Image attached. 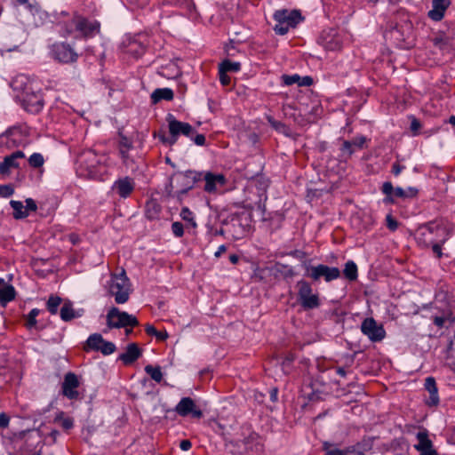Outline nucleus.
<instances>
[{
	"mask_svg": "<svg viewBox=\"0 0 455 455\" xmlns=\"http://www.w3.org/2000/svg\"><path fill=\"white\" fill-rule=\"evenodd\" d=\"M56 22L60 26V33L63 36L92 37L100 32V23L91 21L86 18L61 11L56 17Z\"/></svg>",
	"mask_w": 455,
	"mask_h": 455,
	"instance_id": "obj_1",
	"label": "nucleus"
},
{
	"mask_svg": "<svg viewBox=\"0 0 455 455\" xmlns=\"http://www.w3.org/2000/svg\"><path fill=\"white\" fill-rule=\"evenodd\" d=\"M14 90L21 92V104L24 109L31 114L39 113L44 107L43 95L39 91H35L32 84L27 76H18L12 82Z\"/></svg>",
	"mask_w": 455,
	"mask_h": 455,
	"instance_id": "obj_2",
	"label": "nucleus"
},
{
	"mask_svg": "<svg viewBox=\"0 0 455 455\" xmlns=\"http://www.w3.org/2000/svg\"><path fill=\"white\" fill-rule=\"evenodd\" d=\"M449 238V228L436 221L420 225L416 232L418 243L425 248L430 247L435 241L447 242Z\"/></svg>",
	"mask_w": 455,
	"mask_h": 455,
	"instance_id": "obj_3",
	"label": "nucleus"
},
{
	"mask_svg": "<svg viewBox=\"0 0 455 455\" xmlns=\"http://www.w3.org/2000/svg\"><path fill=\"white\" fill-rule=\"evenodd\" d=\"M132 284L126 275L125 270L121 269L118 274H112L108 289L110 295L114 296L117 304H124L129 300L132 291Z\"/></svg>",
	"mask_w": 455,
	"mask_h": 455,
	"instance_id": "obj_4",
	"label": "nucleus"
},
{
	"mask_svg": "<svg viewBox=\"0 0 455 455\" xmlns=\"http://www.w3.org/2000/svg\"><path fill=\"white\" fill-rule=\"evenodd\" d=\"M166 120L168 122L170 136L166 137L164 133H159L158 135L154 133V137H158L159 140L165 145H174L177 142L180 135L191 137V135L195 133V129L191 124L188 123L178 121L172 114L167 116Z\"/></svg>",
	"mask_w": 455,
	"mask_h": 455,
	"instance_id": "obj_5",
	"label": "nucleus"
},
{
	"mask_svg": "<svg viewBox=\"0 0 455 455\" xmlns=\"http://www.w3.org/2000/svg\"><path fill=\"white\" fill-rule=\"evenodd\" d=\"M274 19L276 24L274 28L277 35H285L290 28H295L302 20L303 17L299 10H287L281 9L275 11Z\"/></svg>",
	"mask_w": 455,
	"mask_h": 455,
	"instance_id": "obj_6",
	"label": "nucleus"
},
{
	"mask_svg": "<svg viewBox=\"0 0 455 455\" xmlns=\"http://www.w3.org/2000/svg\"><path fill=\"white\" fill-rule=\"evenodd\" d=\"M303 267L305 268V275L311 278L314 282H318L321 278H323L325 282L329 283L340 276V270L335 267H329L323 264L311 266L306 262L303 263Z\"/></svg>",
	"mask_w": 455,
	"mask_h": 455,
	"instance_id": "obj_7",
	"label": "nucleus"
},
{
	"mask_svg": "<svg viewBox=\"0 0 455 455\" xmlns=\"http://www.w3.org/2000/svg\"><path fill=\"white\" fill-rule=\"evenodd\" d=\"M296 288L298 289V299L303 309L311 310L320 306L319 295L313 293L312 286L307 281L304 279L298 281Z\"/></svg>",
	"mask_w": 455,
	"mask_h": 455,
	"instance_id": "obj_8",
	"label": "nucleus"
},
{
	"mask_svg": "<svg viewBox=\"0 0 455 455\" xmlns=\"http://www.w3.org/2000/svg\"><path fill=\"white\" fill-rule=\"evenodd\" d=\"M107 324L110 329L126 328L139 325V321L134 315L113 307L107 314Z\"/></svg>",
	"mask_w": 455,
	"mask_h": 455,
	"instance_id": "obj_9",
	"label": "nucleus"
},
{
	"mask_svg": "<svg viewBox=\"0 0 455 455\" xmlns=\"http://www.w3.org/2000/svg\"><path fill=\"white\" fill-rule=\"evenodd\" d=\"M203 172L196 171H186L184 172H176L171 178L174 188L181 189V193H188L191 190L195 184L202 180Z\"/></svg>",
	"mask_w": 455,
	"mask_h": 455,
	"instance_id": "obj_10",
	"label": "nucleus"
},
{
	"mask_svg": "<svg viewBox=\"0 0 455 455\" xmlns=\"http://www.w3.org/2000/svg\"><path fill=\"white\" fill-rule=\"evenodd\" d=\"M51 56L60 63H74L78 54L74 48L67 43H55L51 46Z\"/></svg>",
	"mask_w": 455,
	"mask_h": 455,
	"instance_id": "obj_11",
	"label": "nucleus"
},
{
	"mask_svg": "<svg viewBox=\"0 0 455 455\" xmlns=\"http://www.w3.org/2000/svg\"><path fill=\"white\" fill-rule=\"evenodd\" d=\"M361 331L372 342L381 341L386 331L382 325H378L372 317L365 318L361 324Z\"/></svg>",
	"mask_w": 455,
	"mask_h": 455,
	"instance_id": "obj_12",
	"label": "nucleus"
},
{
	"mask_svg": "<svg viewBox=\"0 0 455 455\" xmlns=\"http://www.w3.org/2000/svg\"><path fill=\"white\" fill-rule=\"evenodd\" d=\"M28 9L29 12L33 16L34 24L36 27L43 26L45 24L48 20L52 22H56V17L58 16L59 12H54L52 13H49L46 11L43 10L40 5L37 4H28Z\"/></svg>",
	"mask_w": 455,
	"mask_h": 455,
	"instance_id": "obj_13",
	"label": "nucleus"
},
{
	"mask_svg": "<svg viewBox=\"0 0 455 455\" xmlns=\"http://www.w3.org/2000/svg\"><path fill=\"white\" fill-rule=\"evenodd\" d=\"M318 44L327 51H338L342 46L341 38L334 30L323 31L318 39Z\"/></svg>",
	"mask_w": 455,
	"mask_h": 455,
	"instance_id": "obj_14",
	"label": "nucleus"
},
{
	"mask_svg": "<svg viewBox=\"0 0 455 455\" xmlns=\"http://www.w3.org/2000/svg\"><path fill=\"white\" fill-rule=\"evenodd\" d=\"M203 180L205 181L204 190L210 194L216 193L219 187H223L227 183V179L223 174H215L210 172H203Z\"/></svg>",
	"mask_w": 455,
	"mask_h": 455,
	"instance_id": "obj_15",
	"label": "nucleus"
},
{
	"mask_svg": "<svg viewBox=\"0 0 455 455\" xmlns=\"http://www.w3.org/2000/svg\"><path fill=\"white\" fill-rule=\"evenodd\" d=\"M175 411L182 417L188 416V414L197 419L203 417L202 411L196 409L195 402L190 397H183L176 405Z\"/></svg>",
	"mask_w": 455,
	"mask_h": 455,
	"instance_id": "obj_16",
	"label": "nucleus"
},
{
	"mask_svg": "<svg viewBox=\"0 0 455 455\" xmlns=\"http://www.w3.org/2000/svg\"><path fill=\"white\" fill-rule=\"evenodd\" d=\"M135 188L134 180L126 176L116 180L112 186V191L122 198H127L131 196Z\"/></svg>",
	"mask_w": 455,
	"mask_h": 455,
	"instance_id": "obj_17",
	"label": "nucleus"
},
{
	"mask_svg": "<svg viewBox=\"0 0 455 455\" xmlns=\"http://www.w3.org/2000/svg\"><path fill=\"white\" fill-rule=\"evenodd\" d=\"M418 443L414 448L422 455H438L437 451L433 447L432 441L428 438V432L424 429L416 435Z\"/></svg>",
	"mask_w": 455,
	"mask_h": 455,
	"instance_id": "obj_18",
	"label": "nucleus"
},
{
	"mask_svg": "<svg viewBox=\"0 0 455 455\" xmlns=\"http://www.w3.org/2000/svg\"><path fill=\"white\" fill-rule=\"evenodd\" d=\"M79 386L77 376L73 372H68L64 377L62 383V393L69 399H76L78 396L76 388Z\"/></svg>",
	"mask_w": 455,
	"mask_h": 455,
	"instance_id": "obj_19",
	"label": "nucleus"
},
{
	"mask_svg": "<svg viewBox=\"0 0 455 455\" xmlns=\"http://www.w3.org/2000/svg\"><path fill=\"white\" fill-rule=\"evenodd\" d=\"M450 4V0H433L432 10L428 12V17L435 21L441 20Z\"/></svg>",
	"mask_w": 455,
	"mask_h": 455,
	"instance_id": "obj_20",
	"label": "nucleus"
},
{
	"mask_svg": "<svg viewBox=\"0 0 455 455\" xmlns=\"http://www.w3.org/2000/svg\"><path fill=\"white\" fill-rule=\"evenodd\" d=\"M141 355V349L136 343H131L127 346L124 353L119 355L121 360L125 365L132 364Z\"/></svg>",
	"mask_w": 455,
	"mask_h": 455,
	"instance_id": "obj_21",
	"label": "nucleus"
},
{
	"mask_svg": "<svg viewBox=\"0 0 455 455\" xmlns=\"http://www.w3.org/2000/svg\"><path fill=\"white\" fill-rule=\"evenodd\" d=\"M425 389L429 393L426 403L429 406H435L439 403L438 390L435 378L427 377L425 380Z\"/></svg>",
	"mask_w": 455,
	"mask_h": 455,
	"instance_id": "obj_22",
	"label": "nucleus"
},
{
	"mask_svg": "<svg viewBox=\"0 0 455 455\" xmlns=\"http://www.w3.org/2000/svg\"><path fill=\"white\" fill-rule=\"evenodd\" d=\"M365 142L366 138L364 136L355 137L352 140H345L342 144L341 149L350 156L354 153L355 148H363Z\"/></svg>",
	"mask_w": 455,
	"mask_h": 455,
	"instance_id": "obj_23",
	"label": "nucleus"
},
{
	"mask_svg": "<svg viewBox=\"0 0 455 455\" xmlns=\"http://www.w3.org/2000/svg\"><path fill=\"white\" fill-rule=\"evenodd\" d=\"M161 205L156 199L148 200L145 205L146 217L150 220L158 219L161 213Z\"/></svg>",
	"mask_w": 455,
	"mask_h": 455,
	"instance_id": "obj_24",
	"label": "nucleus"
},
{
	"mask_svg": "<svg viewBox=\"0 0 455 455\" xmlns=\"http://www.w3.org/2000/svg\"><path fill=\"white\" fill-rule=\"evenodd\" d=\"M174 97L173 91L170 88L156 89L151 94V101L154 104L158 103L162 100H172Z\"/></svg>",
	"mask_w": 455,
	"mask_h": 455,
	"instance_id": "obj_25",
	"label": "nucleus"
},
{
	"mask_svg": "<svg viewBox=\"0 0 455 455\" xmlns=\"http://www.w3.org/2000/svg\"><path fill=\"white\" fill-rule=\"evenodd\" d=\"M60 315L64 322H68L81 316L78 312L75 311L70 301H67L63 304L60 311Z\"/></svg>",
	"mask_w": 455,
	"mask_h": 455,
	"instance_id": "obj_26",
	"label": "nucleus"
},
{
	"mask_svg": "<svg viewBox=\"0 0 455 455\" xmlns=\"http://www.w3.org/2000/svg\"><path fill=\"white\" fill-rule=\"evenodd\" d=\"M16 291L12 284L7 283L4 288L0 290V304L5 307L7 303L12 301L15 299Z\"/></svg>",
	"mask_w": 455,
	"mask_h": 455,
	"instance_id": "obj_27",
	"label": "nucleus"
},
{
	"mask_svg": "<svg viewBox=\"0 0 455 455\" xmlns=\"http://www.w3.org/2000/svg\"><path fill=\"white\" fill-rule=\"evenodd\" d=\"M10 205L13 209L12 216L15 220L25 219L28 216V209L25 208L22 202L12 200Z\"/></svg>",
	"mask_w": 455,
	"mask_h": 455,
	"instance_id": "obj_28",
	"label": "nucleus"
},
{
	"mask_svg": "<svg viewBox=\"0 0 455 455\" xmlns=\"http://www.w3.org/2000/svg\"><path fill=\"white\" fill-rule=\"evenodd\" d=\"M435 47L445 52L451 51L450 40L444 35H437L431 39Z\"/></svg>",
	"mask_w": 455,
	"mask_h": 455,
	"instance_id": "obj_29",
	"label": "nucleus"
},
{
	"mask_svg": "<svg viewBox=\"0 0 455 455\" xmlns=\"http://www.w3.org/2000/svg\"><path fill=\"white\" fill-rule=\"evenodd\" d=\"M101 343H103V338L100 334H99V333L92 334L87 339L86 344L84 346V350L85 351H89V350L98 351L101 346Z\"/></svg>",
	"mask_w": 455,
	"mask_h": 455,
	"instance_id": "obj_30",
	"label": "nucleus"
},
{
	"mask_svg": "<svg viewBox=\"0 0 455 455\" xmlns=\"http://www.w3.org/2000/svg\"><path fill=\"white\" fill-rule=\"evenodd\" d=\"M323 449L325 451L326 455H348L353 451V448L349 447L345 450H340L336 447L335 444L330 443L328 442H324L323 444Z\"/></svg>",
	"mask_w": 455,
	"mask_h": 455,
	"instance_id": "obj_31",
	"label": "nucleus"
},
{
	"mask_svg": "<svg viewBox=\"0 0 455 455\" xmlns=\"http://www.w3.org/2000/svg\"><path fill=\"white\" fill-rule=\"evenodd\" d=\"M418 188L414 187H409L405 189L401 187H397L395 189V196L403 199L415 198L418 196Z\"/></svg>",
	"mask_w": 455,
	"mask_h": 455,
	"instance_id": "obj_32",
	"label": "nucleus"
},
{
	"mask_svg": "<svg viewBox=\"0 0 455 455\" xmlns=\"http://www.w3.org/2000/svg\"><path fill=\"white\" fill-rule=\"evenodd\" d=\"M267 120L271 127L277 132L282 133L285 136L291 135V129L284 123L275 120L271 116H267Z\"/></svg>",
	"mask_w": 455,
	"mask_h": 455,
	"instance_id": "obj_33",
	"label": "nucleus"
},
{
	"mask_svg": "<svg viewBox=\"0 0 455 455\" xmlns=\"http://www.w3.org/2000/svg\"><path fill=\"white\" fill-rule=\"evenodd\" d=\"M84 159L88 162L87 169L89 175L95 176L98 174V171L96 170V164L99 163L97 160V156L93 152H88L84 154Z\"/></svg>",
	"mask_w": 455,
	"mask_h": 455,
	"instance_id": "obj_34",
	"label": "nucleus"
},
{
	"mask_svg": "<svg viewBox=\"0 0 455 455\" xmlns=\"http://www.w3.org/2000/svg\"><path fill=\"white\" fill-rule=\"evenodd\" d=\"M19 164L16 160H14L10 155L6 156L3 162H0V173L7 174L10 172L11 168H18Z\"/></svg>",
	"mask_w": 455,
	"mask_h": 455,
	"instance_id": "obj_35",
	"label": "nucleus"
},
{
	"mask_svg": "<svg viewBox=\"0 0 455 455\" xmlns=\"http://www.w3.org/2000/svg\"><path fill=\"white\" fill-rule=\"evenodd\" d=\"M344 276L349 281H354L357 278V266L356 264L349 260L345 264V268L343 270Z\"/></svg>",
	"mask_w": 455,
	"mask_h": 455,
	"instance_id": "obj_36",
	"label": "nucleus"
},
{
	"mask_svg": "<svg viewBox=\"0 0 455 455\" xmlns=\"http://www.w3.org/2000/svg\"><path fill=\"white\" fill-rule=\"evenodd\" d=\"M145 371L150 376V378L156 382H161L163 379V373L160 366H153L151 364L145 366Z\"/></svg>",
	"mask_w": 455,
	"mask_h": 455,
	"instance_id": "obj_37",
	"label": "nucleus"
},
{
	"mask_svg": "<svg viewBox=\"0 0 455 455\" xmlns=\"http://www.w3.org/2000/svg\"><path fill=\"white\" fill-rule=\"evenodd\" d=\"M54 422L60 423L63 429L69 430L74 427V420L70 417H64V412L56 415Z\"/></svg>",
	"mask_w": 455,
	"mask_h": 455,
	"instance_id": "obj_38",
	"label": "nucleus"
},
{
	"mask_svg": "<svg viewBox=\"0 0 455 455\" xmlns=\"http://www.w3.org/2000/svg\"><path fill=\"white\" fill-rule=\"evenodd\" d=\"M166 195L168 197L175 198L179 203H182L183 197L187 193H181V189L174 191V184L172 180H170L169 185L165 188Z\"/></svg>",
	"mask_w": 455,
	"mask_h": 455,
	"instance_id": "obj_39",
	"label": "nucleus"
},
{
	"mask_svg": "<svg viewBox=\"0 0 455 455\" xmlns=\"http://www.w3.org/2000/svg\"><path fill=\"white\" fill-rule=\"evenodd\" d=\"M61 298L58 297V296H50L48 300H47V303H46V307H47V310L52 314V315H56L57 312H58V308L60 307V305L61 304Z\"/></svg>",
	"mask_w": 455,
	"mask_h": 455,
	"instance_id": "obj_40",
	"label": "nucleus"
},
{
	"mask_svg": "<svg viewBox=\"0 0 455 455\" xmlns=\"http://www.w3.org/2000/svg\"><path fill=\"white\" fill-rule=\"evenodd\" d=\"M145 331L148 335L155 336L158 340L161 341L165 340L169 336L165 330L159 331L151 324H147Z\"/></svg>",
	"mask_w": 455,
	"mask_h": 455,
	"instance_id": "obj_41",
	"label": "nucleus"
},
{
	"mask_svg": "<svg viewBox=\"0 0 455 455\" xmlns=\"http://www.w3.org/2000/svg\"><path fill=\"white\" fill-rule=\"evenodd\" d=\"M127 52L135 58H139L145 52V46L142 44L134 41L130 43Z\"/></svg>",
	"mask_w": 455,
	"mask_h": 455,
	"instance_id": "obj_42",
	"label": "nucleus"
},
{
	"mask_svg": "<svg viewBox=\"0 0 455 455\" xmlns=\"http://www.w3.org/2000/svg\"><path fill=\"white\" fill-rule=\"evenodd\" d=\"M220 68L222 71L228 72H237L241 68V64L239 62H233L229 60H225L220 64Z\"/></svg>",
	"mask_w": 455,
	"mask_h": 455,
	"instance_id": "obj_43",
	"label": "nucleus"
},
{
	"mask_svg": "<svg viewBox=\"0 0 455 455\" xmlns=\"http://www.w3.org/2000/svg\"><path fill=\"white\" fill-rule=\"evenodd\" d=\"M44 163V156L40 153H34L28 158V164L33 168H40Z\"/></svg>",
	"mask_w": 455,
	"mask_h": 455,
	"instance_id": "obj_44",
	"label": "nucleus"
},
{
	"mask_svg": "<svg viewBox=\"0 0 455 455\" xmlns=\"http://www.w3.org/2000/svg\"><path fill=\"white\" fill-rule=\"evenodd\" d=\"M116 345L113 342L107 341L103 339L100 347L98 351H100L104 355H108L116 351Z\"/></svg>",
	"mask_w": 455,
	"mask_h": 455,
	"instance_id": "obj_45",
	"label": "nucleus"
},
{
	"mask_svg": "<svg viewBox=\"0 0 455 455\" xmlns=\"http://www.w3.org/2000/svg\"><path fill=\"white\" fill-rule=\"evenodd\" d=\"M395 189L392 183L389 181L384 182L381 188L383 194L387 196L385 202H394V199L390 196L392 194L395 195Z\"/></svg>",
	"mask_w": 455,
	"mask_h": 455,
	"instance_id": "obj_46",
	"label": "nucleus"
},
{
	"mask_svg": "<svg viewBox=\"0 0 455 455\" xmlns=\"http://www.w3.org/2000/svg\"><path fill=\"white\" fill-rule=\"evenodd\" d=\"M180 217L183 220L189 222L193 228L196 227V223L193 218V212L188 207L181 209Z\"/></svg>",
	"mask_w": 455,
	"mask_h": 455,
	"instance_id": "obj_47",
	"label": "nucleus"
},
{
	"mask_svg": "<svg viewBox=\"0 0 455 455\" xmlns=\"http://www.w3.org/2000/svg\"><path fill=\"white\" fill-rule=\"evenodd\" d=\"M119 135V148H126L132 149L133 148L132 141L125 135H124L121 132H118Z\"/></svg>",
	"mask_w": 455,
	"mask_h": 455,
	"instance_id": "obj_48",
	"label": "nucleus"
},
{
	"mask_svg": "<svg viewBox=\"0 0 455 455\" xmlns=\"http://www.w3.org/2000/svg\"><path fill=\"white\" fill-rule=\"evenodd\" d=\"M301 79V76L295 74L292 76L289 75H283L282 76V80L285 85H291L294 84H298L299 85V80Z\"/></svg>",
	"mask_w": 455,
	"mask_h": 455,
	"instance_id": "obj_49",
	"label": "nucleus"
},
{
	"mask_svg": "<svg viewBox=\"0 0 455 455\" xmlns=\"http://www.w3.org/2000/svg\"><path fill=\"white\" fill-rule=\"evenodd\" d=\"M172 231L176 237H181L184 235V226L181 222L175 221L172 224Z\"/></svg>",
	"mask_w": 455,
	"mask_h": 455,
	"instance_id": "obj_50",
	"label": "nucleus"
},
{
	"mask_svg": "<svg viewBox=\"0 0 455 455\" xmlns=\"http://www.w3.org/2000/svg\"><path fill=\"white\" fill-rule=\"evenodd\" d=\"M446 242H441V241H435L433 243L430 244L432 247V251L434 254L440 259L443 256L442 252V245L444 244Z\"/></svg>",
	"mask_w": 455,
	"mask_h": 455,
	"instance_id": "obj_51",
	"label": "nucleus"
},
{
	"mask_svg": "<svg viewBox=\"0 0 455 455\" xmlns=\"http://www.w3.org/2000/svg\"><path fill=\"white\" fill-rule=\"evenodd\" d=\"M14 193V188L12 185H0V196L9 197Z\"/></svg>",
	"mask_w": 455,
	"mask_h": 455,
	"instance_id": "obj_52",
	"label": "nucleus"
},
{
	"mask_svg": "<svg viewBox=\"0 0 455 455\" xmlns=\"http://www.w3.org/2000/svg\"><path fill=\"white\" fill-rule=\"evenodd\" d=\"M386 225L387 228L391 231H395L398 228L397 220L391 214L387 215Z\"/></svg>",
	"mask_w": 455,
	"mask_h": 455,
	"instance_id": "obj_53",
	"label": "nucleus"
},
{
	"mask_svg": "<svg viewBox=\"0 0 455 455\" xmlns=\"http://www.w3.org/2000/svg\"><path fill=\"white\" fill-rule=\"evenodd\" d=\"M219 76H220V81L222 85L227 86L230 84L231 78L229 76L227 75L226 71H222L221 68H219Z\"/></svg>",
	"mask_w": 455,
	"mask_h": 455,
	"instance_id": "obj_54",
	"label": "nucleus"
},
{
	"mask_svg": "<svg viewBox=\"0 0 455 455\" xmlns=\"http://www.w3.org/2000/svg\"><path fill=\"white\" fill-rule=\"evenodd\" d=\"M190 138L194 140L195 144L197 146L205 145L206 139L204 134H196L195 137H193V134H192Z\"/></svg>",
	"mask_w": 455,
	"mask_h": 455,
	"instance_id": "obj_55",
	"label": "nucleus"
},
{
	"mask_svg": "<svg viewBox=\"0 0 455 455\" xmlns=\"http://www.w3.org/2000/svg\"><path fill=\"white\" fill-rule=\"evenodd\" d=\"M27 322L25 323L28 329L36 328V318L31 316L29 314L26 316Z\"/></svg>",
	"mask_w": 455,
	"mask_h": 455,
	"instance_id": "obj_56",
	"label": "nucleus"
},
{
	"mask_svg": "<svg viewBox=\"0 0 455 455\" xmlns=\"http://www.w3.org/2000/svg\"><path fill=\"white\" fill-rule=\"evenodd\" d=\"M25 202H26L25 208L28 209V213L29 212H36L37 210V205L32 198H28V199H26Z\"/></svg>",
	"mask_w": 455,
	"mask_h": 455,
	"instance_id": "obj_57",
	"label": "nucleus"
},
{
	"mask_svg": "<svg viewBox=\"0 0 455 455\" xmlns=\"http://www.w3.org/2000/svg\"><path fill=\"white\" fill-rule=\"evenodd\" d=\"M10 421V417L4 413H0V428H5L8 427Z\"/></svg>",
	"mask_w": 455,
	"mask_h": 455,
	"instance_id": "obj_58",
	"label": "nucleus"
},
{
	"mask_svg": "<svg viewBox=\"0 0 455 455\" xmlns=\"http://www.w3.org/2000/svg\"><path fill=\"white\" fill-rule=\"evenodd\" d=\"M403 169H404V166H403L399 163L395 162L392 165V173L395 176H398Z\"/></svg>",
	"mask_w": 455,
	"mask_h": 455,
	"instance_id": "obj_59",
	"label": "nucleus"
},
{
	"mask_svg": "<svg viewBox=\"0 0 455 455\" xmlns=\"http://www.w3.org/2000/svg\"><path fill=\"white\" fill-rule=\"evenodd\" d=\"M313 84V78L311 76H303L299 80V86H310Z\"/></svg>",
	"mask_w": 455,
	"mask_h": 455,
	"instance_id": "obj_60",
	"label": "nucleus"
},
{
	"mask_svg": "<svg viewBox=\"0 0 455 455\" xmlns=\"http://www.w3.org/2000/svg\"><path fill=\"white\" fill-rule=\"evenodd\" d=\"M192 447V443L189 440L184 439L180 443V448L182 451H188Z\"/></svg>",
	"mask_w": 455,
	"mask_h": 455,
	"instance_id": "obj_61",
	"label": "nucleus"
},
{
	"mask_svg": "<svg viewBox=\"0 0 455 455\" xmlns=\"http://www.w3.org/2000/svg\"><path fill=\"white\" fill-rule=\"evenodd\" d=\"M421 127L420 123L416 118H412L411 123V130L414 132H417Z\"/></svg>",
	"mask_w": 455,
	"mask_h": 455,
	"instance_id": "obj_62",
	"label": "nucleus"
},
{
	"mask_svg": "<svg viewBox=\"0 0 455 455\" xmlns=\"http://www.w3.org/2000/svg\"><path fill=\"white\" fill-rule=\"evenodd\" d=\"M129 150L130 149H126V148H119V154H120L121 158L123 159V162L124 164L129 159Z\"/></svg>",
	"mask_w": 455,
	"mask_h": 455,
	"instance_id": "obj_63",
	"label": "nucleus"
},
{
	"mask_svg": "<svg viewBox=\"0 0 455 455\" xmlns=\"http://www.w3.org/2000/svg\"><path fill=\"white\" fill-rule=\"evenodd\" d=\"M433 322L437 327L442 328L445 323V318L443 316H435Z\"/></svg>",
	"mask_w": 455,
	"mask_h": 455,
	"instance_id": "obj_64",
	"label": "nucleus"
}]
</instances>
